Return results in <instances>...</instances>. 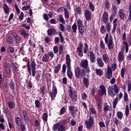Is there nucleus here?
Here are the masks:
<instances>
[{"instance_id":"61","label":"nucleus","mask_w":131,"mask_h":131,"mask_svg":"<svg viewBox=\"0 0 131 131\" xmlns=\"http://www.w3.org/2000/svg\"><path fill=\"white\" fill-rule=\"evenodd\" d=\"M18 126H20V129L21 131L26 130V127L25 126V125L23 124V123L21 124V125Z\"/></svg>"},{"instance_id":"37","label":"nucleus","mask_w":131,"mask_h":131,"mask_svg":"<svg viewBox=\"0 0 131 131\" xmlns=\"http://www.w3.org/2000/svg\"><path fill=\"white\" fill-rule=\"evenodd\" d=\"M83 83L85 84L86 89L89 88V85H90V82L89 81V79L87 78H83Z\"/></svg>"},{"instance_id":"31","label":"nucleus","mask_w":131,"mask_h":131,"mask_svg":"<svg viewBox=\"0 0 131 131\" xmlns=\"http://www.w3.org/2000/svg\"><path fill=\"white\" fill-rule=\"evenodd\" d=\"M7 42L8 45H13L14 43V41H13V38L12 36H9L7 39Z\"/></svg>"},{"instance_id":"11","label":"nucleus","mask_w":131,"mask_h":131,"mask_svg":"<svg viewBox=\"0 0 131 131\" xmlns=\"http://www.w3.org/2000/svg\"><path fill=\"white\" fill-rule=\"evenodd\" d=\"M122 39H123V40H124L123 41V43L125 47V52H126V53H128V43H127V42L126 41V34H125V33H124L123 34Z\"/></svg>"},{"instance_id":"19","label":"nucleus","mask_w":131,"mask_h":131,"mask_svg":"<svg viewBox=\"0 0 131 131\" xmlns=\"http://www.w3.org/2000/svg\"><path fill=\"white\" fill-rule=\"evenodd\" d=\"M23 115L24 117V121L27 123L28 121H29V118H28V116L27 115V112L25 110L23 111Z\"/></svg>"},{"instance_id":"30","label":"nucleus","mask_w":131,"mask_h":131,"mask_svg":"<svg viewBox=\"0 0 131 131\" xmlns=\"http://www.w3.org/2000/svg\"><path fill=\"white\" fill-rule=\"evenodd\" d=\"M20 33L23 35L24 37H28L29 36V34H28V33H26V31L23 29H20Z\"/></svg>"},{"instance_id":"20","label":"nucleus","mask_w":131,"mask_h":131,"mask_svg":"<svg viewBox=\"0 0 131 131\" xmlns=\"http://www.w3.org/2000/svg\"><path fill=\"white\" fill-rule=\"evenodd\" d=\"M102 21L105 24L108 22V13L107 12H104L102 15Z\"/></svg>"},{"instance_id":"14","label":"nucleus","mask_w":131,"mask_h":131,"mask_svg":"<svg viewBox=\"0 0 131 131\" xmlns=\"http://www.w3.org/2000/svg\"><path fill=\"white\" fill-rule=\"evenodd\" d=\"M99 95L103 96V95H106V88L103 85H101L99 86V90H98Z\"/></svg>"},{"instance_id":"23","label":"nucleus","mask_w":131,"mask_h":131,"mask_svg":"<svg viewBox=\"0 0 131 131\" xmlns=\"http://www.w3.org/2000/svg\"><path fill=\"white\" fill-rule=\"evenodd\" d=\"M119 16L120 19H124V17H125V14H124V10L121 9L119 10L118 12Z\"/></svg>"},{"instance_id":"59","label":"nucleus","mask_w":131,"mask_h":131,"mask_svg":"<svg viewBox=\"0 0 131 131\" xmlns=\"http://www.w3.org/2000/svg\"><path fill=\"white\" fill-rule=\"evenodd\" d=\"M35 106L37 108H39L40 107V102L38 100H36L35 101Z\"/></svg>"},{"instance_id":"13","label":"nucleus","mask_w":131,"mask_h":131,"mask_svg":"<svg viewBox=\"0 0 131 131\" xmlns=\"http://www.w3.org/2000/svg\"><path fill=\"white\" fill-rule=\"evenodd\" d=\"M105 77L108 79L112 78V70L109 66L107 67V69L105 73Z\"/></svg>"},{"instance_id":"32","label":"nucleus","mask_w":131,"mask_h":131,"mask_svg":"<svg viewBox=\"0 0 131 131\" xmlns=\"http://www.w3.org/2000/svg\"><path fill=\"white\" fill-rule=\"evenodd\" d=\"M48 116H49V115H48V114L47 113H44L42 115V119L44 122H47V121H48Z\"/></svg>"},{"instance_id":"38","label":"nucleus","mask_w":131,"mask_h":131,"mask_svg":"<svg viewBox=\"0 0 131 131\" xmlns=\"http://www.w3.org/2000/svg\"><path fill=\"white\" fill-rule=\"evenodd\" d=\"M95 72L97 75H99V76H102V75H103V70L101 69H96Z\"/></svg>"},{"instance_id":"33","label":"nucleus","mask_w":131,"mask_h":131,"mask_svg":"<svg viewBox=\"0 0 131 131\" xmlns=\"http://www.w3.org/2000/svg\"><path fill=\"white\" fill-rule=\"evenodd\" d=\"M88 52H89V45H88V43L85 42L84 44L83 53L84 54H88Z\"/></svg>"},{"instance_id":"24","label":"nucleus","mask_w":131,"mask_h":131,"mask_svg":"<svg viewBox=\"0 0 131 131\" xmlns=\"http://www.w3.org/2000/svg\"><path fill=\"white\" fill-rule=\"evenodd\" d=\"M3 10L4 11V12L5 14H8L9 13H10V8H9V6L8 5L4 4L3 5Z\"/></svg>"},{"instance_id":"28","label":"nucleus","mask_w":131,"mask_h":131,"mask_svg":"<svg viewBox=\"0 0 131 131\" xmlns=\"http://www.w3.org/2000/svg\"><path fill=\"white\" fill-rule=\"evenodd\" d=\"M55 32H56V30L54 28L49 29L47 31V33L48 35H50V36L51 35H53V34H55Z\"/></svg>"},{"instance_id":"16","label":"nucleus","mask_w":131,"mask_h":131,"mask_svg":"<svg viewBox=\"0 0 131 131\" xmlns=\"http://www.w3.org/2000/svg\"><path fill=\"white\" fill-rule=\"evenodd\" d=\"M84 16L86 20L90 21L91 18H92V13H91V11L89 10H85L84 11Z\"/></svg>"},{"instance_id":"50","label":"nucleus","mask_w":131,"mask_h":131,"mask_svg":"<svg viewBox=\"0 0 131 131\" xmlns=\"http://www.w3.org/2000/svg\"><path fill=\"white\" fill-rule=\"evenodd\" d=\"M89 9L92 11V12H94V11H95V6L92 2L89 3Z\"/></svg>"},{"instance_id":"15","label":"nucleus","mask_w":131,"mask_h":131,"mask_svg":"<svg viewBox=\"0 0 131 131\" xmlns=\"http://www.w3.org/2000/svg\"><path fill=\"white\" fill-rule=\"evenodd\" d=\"M124 60V54H123V52L122 51H120L118 55V61L119 63H121Z\"/></svg>"},{"instance_id":"55","label":"nucleus","mask_w":131,"mask_h":131,"mask_svg":"<svg viewBox=\"0 0 131 131\" xmlns=\"http://www.w3.org/2000/svg\"><path fill=\"white\" fill-rule=\"evenodd\" d=\"M105 27L107 32H109V31H110V30H111V25H110V23H107L105 25Z\"/></svg>"},{"instance_id":"35","label":"nucleus","mask_w":131,"mask_h":131,"mask_svg":"<svg viewBox=\"0 0 131 131\" xmlns=\"http://www.w3.org/2000/svg\"><path fill=\"white\" fill-rule=\"evenodd\" d=\"M118 103V97H117L113 101V108H114V109H115V108H116V105H117Z\"/></svg>"},{"instance_id":"6","label":"nucleus","mask_w":131,"mask_h":131,"mask_svg":"<svg viewBox=\"0 0 131 131\" xmlns=\"http://www.w3.org/2000/svg\"><path fill=\"white\" fill-rule=\"evenodd\" d=\"M80 66L82 68H83V69H85V72L86 73H89V72H91L90 68H89V62L88 61V60H81L80 61Z\"/></svg>"},{"instance_id":"34","label":"nucleus","mask_w":131,"mask_h":131,"mask_svg":"<svg viewBox=\"0 0 131 131\" xmlns=\"http://www.w3.org/2000/svg\"><path fill=\"white\" fill-rule=\"evenodd\" d=\"M60 69H61V64H58L54 67V73H59Z\"/></svg>"},{"instance_id":"56","label":"nucleus","mask_w":131,"mask_h":131,"mask_svg":"<svg viewBox=\"0 0 131 131\" xmlns=\"http://www.w3.org/2000/svg\"><path fill=\"white\" fill-rule=\"evenodd\" d=\"M58 35L60 37V40L61 42H64V37H63V35H62V33L59 32L58 33Z\"/></svg>"},{"instance_id":"49","label":"nucleus","mask_w":131,"mask_h":131,"mask_svg":"<svg viewBox=\"0 0 131 131\" xmlns=\"http://www.w3.org/2000/svg\"><path fill=\"white\" fill-rule=\"evenodd\" d=\"M59 124H60V122H58V123L54 124L52 128L53 130L55 131V130H57V129H58Z\"/></svg>"},{"instance_id":"58","label":"nucleus","mask_w":131,"mask_h":131,"mask_svg":"<svg viewBox=\"0 0 131 131\" xmlns=\"http://www.w3.org/2000/svg\"><path fill=\"white\" fill-rule=\"evenodd\" d=\"M114 123L116 125H120V123H121V121L118 120L117 118H115L114 120Z\"/></svg>"},{"instance_id":"48","label":"nucleus","mask_w":131,"mask_h":131,"mask_svg":"<svg viewBox=\"0 0 131 131\" xmlns=\"http://www.w3.org/2000/svg\"><path fill=\"white\" fill-rule=\"evenodd\" d=\"M72 29L74 33H76V31L77 30V26L76 25V24L75 23L73 25Z\"/></svg>"},{"instance_id":"4","label":"nucleus","mask_w":131,"mask_h":131,"mask_svg":"<svg viewBox=\"0 0 131 131\" xmlns=\"http://www.w3.org/2000/svg\"><path fill=\"white\" fill-rule=\"evenodd\" d=\"M3 67L4 68V72L5 76H8V77L11 76L12 75V71L11 70L10 64L8 62H4Z\"/></svg>"},{"instance_id":"57","label":"nucleus","mask_w":131,"mask_h":131,"mask_svg":"<svg viewBox=\"0 0 131 131\" xmlns=\"http://www.w3.org/2000/svg\"><path fill=\"white\" fill-rule=\"evenodd\" d=\"M128 100V95L126 92H124V102H127Z\"/></svg>"},{"instance_id":"1","label":"nucleus","mask_w":131,"mask_h":131,"mask_svg":"<svg viewBox=\"0 0 131 131\" xmlns=\"http://www.w3.org/2000/svg\"><path fill=\"white\" fill-rule=\"evenodd\" d=\"M66 63L67 64V75L69 78L71 79L73 76V73L71 71V59H70V55L69 54H67L66 56Z\"/></svg>"},{"instance_id":"52","label":"nucleus","mask_w":131,"mask_h":131,"mask_svg":"<svg viewBox=\"0 0 131 131\" xmlns=\"http://www.w3.org/2000/svg\"><path fill=\"white\" fill-rule=\"evenodd\" d=\"M29 46H30V47H32V48H35V47L36 46L34 42H33V41H32L31 39L29 40Z\"/></svg>"},{"instance_id":"22","label":"nucleus","mask_w":131,"mask_h":131,"mask_svg":"<svg viewBox=\"0 0 131 131\" xmlns=\"http://www.w3.org/2000/svg\"><path fill=\"white\" fill-rule=\"evenodd\" d=\"M49 59L50 56H49V54H45L42 57V61L43 63H47V62H49Z\"/></svg>"},{"instance_id":"51","label":"nucleus","mask_w":131,"mask_h":131,"mask_svg":"<svg viewBox=\"0 0 131 131\" xmlns=\"http://www.w3.org/2000/svg\"><path fill=\"white\" fill-rule=\"evenodd\" d=\"M59 20L60 22H61L62 24H65V19H64V17H63V15H59Z\"/></svg>"},{"instance_id":"21","label":"nucleus","mask_w":131,"mask_h":131,"mask_svg":"<svg viewBox=\"0 0 131 131\" xmlns=\"http://www.w3.org/2000/svg\"><path fill=\"white\" fill-rule=\"evenodd\" d=\"M111 110V106L108 105L107 103H105L104 104V107H103V112L104 113H107L108 111H110Z\"/></svg>"},{"instance_id":"3","label":"nucleus","mask_w":131,"mask_h":131,"mask_svg":"<svg viewBox=\"0 0 131 131\" xmlns=\"http://www.w3.org/2000/svg\"><path fill=\"white\" fill-rule=\"evenodd\" d=\"M68 91L69 95L72 102H76V100H77V92L71 86H69Z\"/></svg>"},{"instance_id":"44","label":"nucleus","mask_w":131,"mask_h":131,"mask_svg":"<svg viewBox=\"0 0 131 131\" xmlns=\"http://www.w3.org/2000/svg\"><path fill=\"white\" fill-rule=\"evenodd\" d=\"M97 63L100 67L104 66V62H103L101 58L97 59Z\"/></svg>"},{"instance_id":"27","label":"nucleus","mask_w":131,"mask_h":131,"mask_svg":"<svg viewBox=\"0 0 131 131\" xmlns=\"http://www.w3.org/2000/svg\"><path fill=\"white\" fill-rule=\"evenodd\" d=\"M15 123L16 125H18L19 126V125H21L23 123L22 122V119L20 117H16L15 118Z\"/></svg>"},{"instance_id":"42","label":"nucleus","mask_w":131,"mask_h":131,"mask_svg":"<svg viewBox=\"0 0 131 131\" xmlns=\"http://www.w3.org/2000/svg\"><path fill=\"white\" fill-rule=\"evenodd\" d=\"M117 116L118 118H119V119H120V120H121V119L123 118V114H122L121 112H118L117 114Z\"/></svg>"},{"instance_id":"29","label":"nucleus","mask_w":131,"mask_h":131,"mask_svg":"<svg viewBox=\"0 0 131 131\" xmlns=\"http://www.w3.org/2000/svg\"><path fill=\"white\" fill-rule=\"evenodd\" d=\"M8 105L10 109H13V108H15V107L16 106V103L12 101H9L8 102Z\"/></svg>"},{"instance_id":"25","label":"nucleus","mask_w":131,"mask_h":131,"mask_svg":"<svg viewBox=\"0 0 131 131\" xmlns=\"http://www.w3.org/2000/svg\"><path fill=\"white\" fill-rule=\"evenodd\" d=\"M102 59L105 63V64H107V63H109V57L108 56V54H104L102 55Z\"/></svg>"},{"instance_id":"26","label":"nucleus","mask_w":131,"mask_h":131,"mask_svg":"<svg viewBox=\"0 0 131 131\" xmlns=\"http://www.w3.org/2000/svg\"><path fill=\"white\" fill-rule=\"evenodd\" d=\"M96 104L98 107L99 111L101 112L102 111V100L100 99H97Z\"/></svg>"},{"instance_id":"64","label":"nucleus","mask_w":131,"mask_h":131,"mask_svg":"<svg viewBox=\"0 0 131 131\" xmlns=\"http://www.w3.org/2000/svg\"><path fill=\"white\" fill-rule=\"evenodd\" d=\"M131 91V82H128V85H127V91L128 92H130Z\"/></svg>"},{"instance_id":"12","label":"nucleus","mask_w":131,"mask_h":131,"mask_svg":"<svg viewBox=\"0 0 131 131\" xmlns=\"http://www.w3.org/2000/svg\"><path fill=\"white\" fill-rule=\"evenodd\" d=\"M88 57H90L91 63H95V61H96V56L93 51H89Z\"/></svg>"},{"instance_id":"17","label":"nucleus","mask_w":131,"mask_h":131,"mask_svg":"<svg viewBox=\"0 0 131 131\" xmlns=\"http://www.w3.org/2000/svg\"><path fill=\"white\" fill-rule=\"evenodd\" d=\"M89 113L90 115H94L95 116V117L98 116V115L97 114V111L94 107H91L89 108Z\"/></svg>"},{"instance_id":"63","label":"nucleus","mask_w":131,"mask_h":131,"mask_svg":"<svg viewBox=\"0 0 131 131\" xmlns=\"http://www.w3.org/2000/svg\"><path fill=\"white\" fill-rule=\"evenodd\" d=\"M63 46L60 45L59 47V55H61V54L63 53Z\"/></svg>"},{"instance_id":"54","label":"nucleus","mask_w":131,"mask_h":131,"mask_svg":"<svg viewBox=\"0 0 131 131\" xmlns=\"http://www.w3.org/2000/svg\"><path fill=\"white\" fill-rule=\"evenodd\" d=\"M113 89L114 92L116 94H117V93H118L119 90H118V87L117 86V85L116 84H115L114 85V86L113 87Z\"/></svg>"},{"instance_id":"40","label":"nucleus","mask_w":131,"mask_h":131,"mask_svg":"<svg viewBox=\"0 0 131 131\" xmlns=\"http://www.w3.org/2000/svg\"><path fill=\"white\" fill-rule=\"evenodd\" d=\"M100 49L101 50H106V46H105V43L103 40H100Z\"/></svg>"},{"instance_id":"36","label":"nucleus","mask_w":131,"mask_h":131,"mask_svg":"<svg viewBox=\"0 0 131 131\" xmlns=\"http://www.w3.org/2000/svg\"><path fill=\"white\" fill-rule=\"evenodd\" d=\"M118 103V97H117L113 101V108H114V109H115V108H116V105H117Z\"/></svg>"},{"instance_id":"62","label":"nucleus","mask_w":131,"mask_h":131,"mask_svg":"<svg viewBox=\"0 0 131 131\" xmlns=\"http://www.w3.org/2000/svg\"><path fill=\"white\" fill-rule=\"evenodd\" d=\"M9 85L10 86L11 90H14L15 88V84H14V82H13V81H11L10 82Z\"/></svg>"},{"instance_id":"2","label":"nucleus","mask_w":131,"mask_h":131,"mask_svg":"<svg viewBox=\"0 0 131 131\" xmlns=\"http://www.w3.org/2000/svg\"><path fill=\"white\" fill-rule=\"evenodd\" d=\"M105 43L107 45L108 50H113L114 49V44L113 43V37L112 36H110L108 34H106L104 38Z\"/></svg>"},{"instance_id":"18","label":"nucleus","mask_w":131,"mask_h":131,"mask_svg":"<svg viewBox=\"0 0 131 131\" xmlns=\"http://www.w3.org/2000/svg\"><path fill=\"white\" fill-rule=\"evenodd\" d=\"M108 94L110 96H111V97H113L116 93L114 92V90H113V86H109L108 87Z\"/></svg>"},{"instance_id":"46","label":"nucleus","mask_w":131,"mask_h":131,"mask_svg":"<svg viewBox=\"0 0 131 131\" xmlns=\"http://www.w3.org/2000/svg\"><path fill=\"white\" fill-rule=\"evenodd\" d=\"M126 69L125 68H122L121 70V76L122 78H124V75H125V72Z\"/></svg>"},{"instance_id":"45","label":"nucleus","mask_w":131,"mask_h":131,"mask_svg":"<svg viewBox=\"0 0 131 131\" xmlns=\"http://www.w3.org/2000/svg\"><path fill=\"white\" fill-rule=\"evenodd\" d=\"M64 17L66 18V19L69 18V12L68 11V10H67V9H64Z\"/></svg>"},{"instance_id":"39","label":"nucleus","mask_w":131,"mask_h":131,"mask_svg":"<svg viewBox=\"0 0 131 131\" xmlns=\"http://www.w3.org/2000/svg\"><path fill=\"white\" fill-rule=\"evenodd\" d=\"M78 30L80 34L82 35V34H83V32H84V26L82 27H79Z\"/></svg>"},{"instance_id":"10","label":"nucleus","mask_w":131,"mask_h":131,"mask_svg":"<svg viewBox=\"0 0 131 131\" xmlns=\"http://www.w3.org/2000/svg\"><path fill=\"white\" fill-rule=\"evenodd\" d=\"M82 43L80 42L78 47L77 48V53L79 57L83 56V52H82Z\"/></svg>"},{"instance_id":"7","label":"nucleus","mask_w":131,"mask_h":131,"mask_svg":"<svg viewBox=\"0 0 131 131\" xmlns=\"http://www.w3.org/2000/svg\"><path fill=\"white\" fill-rule=\"evenodd\" d=\"M58 94V90L57 89V86L56 85L53 84L52 92H49L50 96L51 98V100H55V98H56V96Z\"/></svg>"},{"instance_id":"5","label":"nucleus","mask_w":131,"mask_h":131,"mask_svg":"<svg viewBox=\"0 0 131 131\" xmlns=\"http://www.w3.org/2000/svg\"><path fill=\"white\" fill-rule=\"evenodd\" d=\"M87 129H92L94 123H95V119L94 117L90 116L89 118L84 122Z\"/></svg>"},{"instance_id":"43","label":"nucleus","mask_w":131,"mask_h":131,"mask_svg":"<svg viewBox=\"0 0 131 131\" xmlns=\"http://www.w3.org/2000/svg\"><path fill=\"white\" fill-rule=\"evenodd\" d=\"M125 114L126 117H127L129 115V108H128V105H126L125 106Z\"/></svg>"},{"instance_id":"60","label":"nucleus","mask_w":131,"mask_h":131,"mask_svg":"<svg viewBox=\"0 0 131 131\" xmlns=\"http://www.w3.org/2000/svg\"><path fill=\"white\" fill-rule=\"evenodd\" d=\"M128 11H129V13L128 20L131 21V3L129 5Z\"/></svg>"},{"instance_id":"9","label":"nucleus","mask_w":131,"mask_h":131,"mask_svg":"<svg viewBox=\"0 0 131 131\" xmlns=\"http://www.w3.org/2000/svg\"><path fill=\"white\" fill-rule=\"evenodd\" d=\"M84 72V70L82 69L81 71L80 70V68L77 67L75 69V75L76 78H79L80 77V75L82 77V74H83V72ZM82 73V74H81Z\"/></svg>"},{"instance_id":"47","label":"nucleus","mask_w":131,"mask_h":131,"mask_svg":"<svg viewBox=\"0 0 131 131\" xmlns=\"http://www.w3.org/2000/svg\"><path fill=\"white\" fill-rule=\"evenodd\" d=\"M77 25L78 26V27L84 26L83 24L82 23V20L79 19H77Z\"/></svg>"},{"instance_id":"53","label":"nucleus","mask_w":131,"mask_h":131,"mask_svg":"<svg viewBox=\"0 0 131 131\" xmlns=\"http://www.w3.org/2000/svg\"><path fill=\"white\" fill-rule=\"evenodd\" d=\"M100 32L104 34V33H106V28H105V26H101L100 27Z\"/></svg>"},{"instance_id":"8","label":"nucleus","mask_w":131,"mask_h":131,"mask_svg":"<svg viewBox=\"0 0 131 131\" xmlns=\"http://www.w3.org/2000/svg\"><path fill=\"white\" fill-rule=\"evenodd\" d=\"M27 66H28V68H27L28 71L30 75H31V70H35V67L36 66V64H35V61H34V60L31 61V67H30V63L29 62H28Z\"/></svg>"},{"instance_id":"41","label":"nucleus","mask_w":131,"mask_h":131,"mask_svg":"<svg viewBox=\"0 0 131 131\" xmlns=\"http://www.w3.org/2000/svg\"><path fill=\"white\" fill-rule=\"evenodd\" d=\"M64 130H65V126L63 125V124H61V123H59L58 131H64Z\"/></svg>"}]
</instances>
